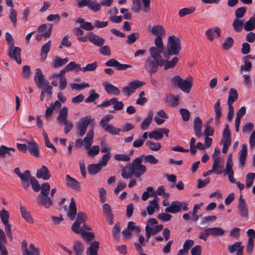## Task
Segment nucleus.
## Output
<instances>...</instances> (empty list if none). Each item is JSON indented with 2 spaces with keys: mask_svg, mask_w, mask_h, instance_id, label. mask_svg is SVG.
Listing matches in <instances>:
<instances>
[{
  "mask_svg": "<svg viewBox=\"0 0 255 255\" xmlns=\"http://www.w3.org/2000/svg\"><path fill=\"white\" fill-rule=\"evenodd\" d=\"M91 122L90 129L87 133L83 140L79 138L76 140L75 143H91L93 142L94 125L95 124V120L94 119H92L91 116H86L82 118L77 124V128L79 135L82 136L85 134L87 128Z\"/></svg>",
  "mask_w": 255,
  "mask_h": 255,
  "instance_id": "nucleus-1",
  "label": "nucleus"
},
{
  "mask_svg": "<svg viewBox=\"0 0 255 255\" xmlns=\"http://www.w3.org/2000/svg\"><path fill=\"white\" fill-rule=\"evenodd\" d=\"M167 55L165 58H169V56L178 55L181 49V41L179 38L174 35L168 37L167 43Z\"/></svg>",
  "mask_w": 255,
  "mask_h": 255,
  "instance_id": "nucleus-2",
  "label": "nucleus"
},
{
  "mask_svg": "<svg viewBox=\"0 0 255 255\" xmlns=\"http://www.w3.org/2000/svg\"><path fill=\"white\" fill-rule=\"evenodd\" d=\"M88 218L83 212H79L76 217L75 222L73 224L71 229L76 234H80L85 230H91V228L85 223Z\"/></svg>",
  "mask_w": 255,
  "mask_h": 255,
  "instance_id": "nucleus-3",
  "label": "nucleus"
},
{
  "mask_svg": "<svg viewBox=\"0 0 255 255\" xmlns=\"http://www.w3.org/2000/svg\"><path fill=\"white\" fill-rule=\"evenodd\" d=\"M172 84L186 93H189L191 89L193 84L192 78L188 77L186 79H182L179 76H174L172 79Z\"/></svg>",
  "mask_w": 255,
  "mask_h": 255,
  "instance_id": "nucleus-4",
  "label": "nucleus"
},
{
  "mask_svg": "<svg viewBox=\"0 0 255 255\" xmlns=\"http://www.w3.org/2000/svg\"><path fill=\"white\" fill-rule=\"evenodd\" d=\"M57 121L60 125H64V132L67 134L70 131L73 127L72 123L68 119V108L63 107L61 108L57 118Z\"/></svg>",
  "mask_w": 255,
  "mask_h": 255,
  "instance_id": "nucleus-5",
  "label": "nucleus"
},
{
  "mask_svg": "<svg viewBox=\"0 0 255 255\" xmlns=\"http://www.w3.org/2000/svg\"><path fill=\"white\" fill-rule=\"evenodd\" d=\"M113 118L112 115H107L101 119L100 125L102 128L107 132L112 135H119L122 129L115 127L112 124H109V122Z\"/></svg>",
  "mask_w": 255,
  "mask_h": 255,
  "instance_id": "nucleus-6",
  "label": "nucleus"
},
{
  "mask_svg": "<svg viewBox=\"0 0 255 255\" xmlns=\"http://www.w3.org/2000/svg\"><path fill=\"white\" fill-rule=\"evenodd\" d=\"M142 156H139L135 159L132 164L129 165L132 175L136 177H139L146 171L145 165H141Z\"/></svg>",
  "mask_w": 255,
  "mask_h": 255,
  "instance_id": "nucleus-7",
  "label": "nucleus"
},
{
  "mask_svg": "<svg viewBox=\"0 0 255 255\" xmlns=\"http://www.w3.org/2000/svg\"><path fill=\"white\" fill-rule=\"evenodd\" d=\"M150 0H133L131 9L135 12L138 13L141 9L147 12L150 9Z\"/></svg>",
  "mask_w": 255,
  "mask_h": 255,
  "instance_id": "nucleus-8",
  "label": "nucleus"
},
{
  "mask_svg": "<svg viewBox=\"0 0 255 255\" xmlns=\"http://www.w3.org/2000/svg\"><path fill=\"white\" fill-rule=\"evenodd\" d=\"M163 64V59L157 60L148 58L146 60L145 66L150 74H152L157 71L158 66L161 67Z\"/></svg>",
  "mask_w": 255,
  "mask_h": 255,
  "instance_id": "nucleus-9",
  "label": "nucleus"
},
{
  "mask_svg": "<svg viewBox=\"0 0 255 255\" xmlns=\"http://www.w3.org/2000/svg\"><path fill=\"white\" fill-rule=\"evenodd\" d=\"M145 83L141 81L136 80L129 82L128 86L125 87L123 89V93L128 96H129L134 93L135 90L142 87Z\"/></svg>",
  "mask_w": 255,
  "mask_h": 255,
  "instance_id": "nucleus-10",
  "label": "nucleus"
},
{
  "mask_svg": "<svg viewBox=\"0 0 255 255\" xmlns=\"http://www.w3.org/2000/svg\"><path fill=\"white\" fill-rule=\"evenodd\" d=\"M13 171L21 179V182L24 189L27 190L29 187L28 181L30 177V172L26 170L22 173L18 167L15 168Z\"/></svg>",
  "mask_w": 255,
  "mask_h": 255,
  "instance_id": "nucleus-11",
  "label": "nucleus"
},
{
  "mask_svg": "<svg viewBox=\"0 0 255 255\" xmlns=\"http://www.w3.org/2000/svg\"><path fill=\"white\" fill-rule=\"evenodd\" d=\"M34 80L37 87L39 88H43V87L49 84L47 80L44 79V76L39 68H37L35 70Z\"/></svg>",
  "mask_w": 255,
  "mask_h": 255,
  "instance_id": "nucleus-12",
  "label": "nucleus"
},
{
  "mask_svg": "<svg viewBox=\"0 0 255 255\" xmlns=\"http://www.w3.org/2000/svg\"><path fill=\"white\" fill-rule=\"evenodd\" d=\"M105 65L108 67H114L118 71L125 70L128 68H131L132 66L129 64L120 63L115 59L112 58L108 60L105 63Z\"/></svg>",
  "mask_w": 255,
  "mask_h": 255,
  "instance_id": "nucleus-13",
  "label": "nucleus"
},
{
  "mask_svg": "<svg viewBox=\"0 0 255 255\" xmlns=\"http://www.w3.org/2000/svg\"><path fill=\"white\" fill-rule=\"evenodd\" d=\"M20 53L21 49L18 47L12 46H10L8 49V55L11 58L15 60L19 64L21 63Z\"/></svg>",
  "mask_w": 255,
  "mask_h": 255,
  "instance_id": "nucleus-14",
  "label": "nucleus"
},
{
  "mask_svg": "<svg viewBox=\"0 0 255 255\" xmlns=\"http://www.w3.org/2000/svg\"><path fill=\"white\" fill-rule=\"evenodd\" d=\"M237 208L239 211V214L241 217H244L245 218H248V209L246 204L245 200L243 198L242 194L240 195L239 203Z\"/></svg>",
  "mask_w": 255,
  "mask_h": 255,
  "instance_id": "nucleus-15",
  "label": "nucleus"
},
{
  "mask_svg": "<svg viewBox=\"0 0 255 255\" xmlns=\"http://www.w3.org/2000/svg\"><path fill=\"white\" fill-rule=\"evenodd\" d=\"M169 130L166 128H160L158 130H153L149 132L148 137L150 139L156 140L160 139L163 138V134L168 136Z\"/></svg>",
  "mask_w": 255,
  "mask_h": 255,
  "instance_id": "nucleus-16",
  "label": "nucleus"
},
{
  "mask_svg": "<svg viewBox=\"0 0 255 255\" xmlns=\"http://www.w3.org/2000/svg\"><path fill=\"white\" fill-rule=\"evenodd\" d=\"M37 203L38 205L43 206L46 208H49L53 205V201L48 195L38 196Z\"/></svg>",
  "mask_w": 255,
  "mask_h": 255,
  "instance_id": "nucleus-17",
  "label": "nucleus"
},
{
  "mask_svg": "<svg viewBox=\"0 0 255 255\" xmlns=\"http://www.w3.org/2000/svg\"><path fill=\"white\" fill-rule=\"evenodd\" d=\"M221 29L218 27L213 28H209L205 32V35L208 39L211 41H213L216 37L221 36Z\"/></svg>",
  "mask_w": 255,
  "mask_h": 255,
  "instance_id": "nucleus-18",
  "label": "nucleus"
},
{
  "mask_svg": "<svg viewBox=\"0 0 255 255\" xmlns=\"http://www.w3.org/2000/svg\"><path fill=\"white\" fill-rule=\"evenodd\" d=\"M88 38L90 42L99 47L103 46L105 42L103 38L100 37L99 35L93 32H90L89 34Z\"/></svg>",
  "mask_w": 255,
  "mask_h": 255,
  "instance_id": "nucleus-19",
  "label": "nucleus"
},
{
  "mask_svg": "<svg viewBox=\"0 0 255 255\" xmlns=\"http://www.w3.org/2000/svg\"><path fill=\"white\" fill-rule=\"evenodd\" d=\"M181 207L182 205L181 202L178 201H172L171 203L170 206L165 208V211L166 213L175 214L180 212Z\"/></svg>",
  "mask_w": 255,
  "mask_h": 255,
  "instance_id": "nucleus-20",
  "label": "nucleus"
},
{
  "mask_svg": "<svg viewBox=\"0 0 255 255\" xmlns=\"http://www.w3.org/2000/svg\"><path fill=\"white\" fill-rule=\"evenodd\" d=\"M53 27V24H43L39 26L38 31L43 33V37L48 38L49 37L51 34V31Z\"/></svg>",
  "mask_w": 255,
  "mask_h": 255,
  "instance_id": "nucleus-21",
  "label": "nucleus"
},
{
  "mask_svg": "<svg viewBox=\"0 0 255 255\" xmlns=\"http://www.w3.org/2000/svg\"><path fill=\"white\" fill-rule=\"evenodd\" d=\"M159 198L157 196H155L152 200L150 201L149 206L146 208V210L148 215H153L155 212V209L159 210Z\"/></svg>",
  "mask_w": 255,
  "mask_h": 255,
  "instance_id": "nucleus-22",
  "label": "nucleus"
},
{
  "mask_svg": "<svg viewBox=\"0 0 255 255\" xmlns=\"http://www.w3.org/2000/svg\"><path fill=\"white\" fill-rule=\"evenodd\" d=\"M36 177L38 178L47 180L50 178L51 174L48 168L45 166L42 165L40 169L37 170Z\"/></svg>",
  "mask_w": 255,
  "mask_h": 255,
  "instance_id": "nucleus-23",
  "label": "nucleus"
},
{
  "mask_svg": "<svg viewBox=\"0 0 255 255\" xmlns=\"http://www.w3.org/2000/svg\"><path fill=\"white\" fill-rule=\"evenodd\" d=\"M66 185L73 189L79 190L80 189V184L79 182L75 179L71 177L69 175L66 176Z\"/></svg>",
  "mask_w": 255,
  "mask_h": 255,
  "instance_id": "nucleus-24",
  "label": "nucleus"
},
{
  "mask_svg": "<svg viewBox=\"0 0 255 255\" xmlns=\"http://www.w3.org/2000/svg\"><path fill=\"white\" fill-rule=\"evenodd\" d=\"M214 162L212 167L214 172L217 174H221L223 172V166L220 165L221 161L219 157H216L215 155L213 156Z\"/></svg>",
  "mask_w": 255,
  "mask_h": 255,
  "instance_id": "nucleus-25",
  "label": "nucleus"
},
{
  "mask_svg": "<svg viewBox=\"0 0 255 255\" xmlns=\"http://www.w3.org/2000/svg\"><path fill=\"white\" fill-rule=\"evenodd\" d=\"M103 86L106 92L109 94L119 95L120 94L119 89L110 83L105 82L103 84Z\"/></svg>",
  "mask_w": 255,
  "mask_h": 255,
  "instance_id": "nucleus-26",
  "label": "nucleus"
},
{
  "mask_svg": "<svg viewBox=\"0 0 255 255\" xmlns=\"http://www.w3.org/2000/svg\"><path fill=\"white\" fill-rule=\"evenodd\" d=\"M148 29L153 35L157 36H164L165 35V30L163 27L160 25H156L149 27Z\"/></svg>",
  "mask_w": 255,
  "mask_h": 255,
  "instance_id": "nucleus-27",
  "label": "nucleus"
},
{
  "mask_svg": "<svg viewBox=\"0 0 255 255\" xmlns=\"http://www.w3.org/2000/svg\"><path fill=\"white\" fill-rule=\"evenodd\" d=\"M153 116V112L152 110H149L146 118L141 123L140 128L142 130H145L148 128L152 122Z\"/></svg>",
  "mask_w": 255,
  "mask_h": 255,
  "instance_id": "nucleus-28",
  "label": "nucleus"
},
{
  "mask_svg": "<svg viewBox=\"0 0 255 255\" xmlns=\"http://www.w3.org/2000/svg\"><path fill=\"white\" fill-rule=\"evenodd\" d=\"M20 211L22 218L29 223H33V219L31 216L30 212L21 204L20 205Z\"/></svg>",
  "mask_w": 255,
  "mask_h": 255,
  "instance_id": "nucleus-29",
  "label": "nucleus"
},
{
  "mask_svg": "<svg viewBox=\"0 0 255 255\" xmlns=\"http://www.w3.org/2000/svg\"><path fill=\"white\" fill-rule=\"evenodd\" d=\"M77 214L76 203L73 198L71 199V203L69 207V211L67 213V216L71 220H73Z\"/></svg>",
  "mask_w": 255,
  "mask_h": 255,
  "instance_id": "nucleus-30",
  "label": "nucleus"
},
{
  "mask_svg": "<svg viewBox=\"0 0 255 255\" xmlns=\"http://www.w3.org/2000/svg\"><path fill=\"white\" fill-rule=\"evenodd\" d=\"M202 128V122L199 117H196L194 121V130L198 137L202 135L201 130Z\"/></svg>",
  "mask_w": 255,
  "mask_h": 255,
  "instance_id": "nucleus-31",
  "label": "nucleus"
},
{
  "mask_svg": "<svg viewBox=\"0 0 255 255\" xmlns=\"http://www.w3.org/2000/svg\"><path fill=\"white\" fill-rule=\"evenodd\" d=\"M15 149L12 147H8L4 145L0 146V157L5 158L11 154V152L13 153Z\"/></svg>",
  "mask_w": 255,
  "mask_h": 255,
  "instance_id": "nucleus-32",
  "label": "nucleus"
},
{
  "mask_svg": "<svg viewBox=\"0 0 255 255\" xmlns=\"http://www.w3.org/2000/svg\"><path fill=\"white\" fill-rule=\"evenodd\" d=\"M85 149L89 156H94L98 154L100 151V147L98 145L91 146L92 144H85Z\"/></svg>",
  "mask_w": 255,
  "mask_h": 255,
  "instance_id": "nucleus-33",
  "label": "nucleus"
},
{
  "mask_svg": "<svg viewBox=\"0 0 255 255\" xmlns=\"http://www.w3.org/2000/svg\"><path fill=\"white\" fill-rule=\"evenodd\" d=\"M162 50L157 48L154 46L150 47L149 51L150 53V57L151 59H162L160 53L162 52Z\"/></svg>",
  "mask_w": 255,
  "mask_h": 255,
  "instance_id": "nucleus-34",
  "label": "nucleus"
},
{
  "mask_svg": "<svg viewBox=\"0 0 255 255\" xmlns=\"http://www.w3.org/2000/svg\"><path fill=\"white\" fill-rule=\"evenodd\" d=\"M69 61L68 58H61L59 56H55L53 61L52 66L53 68H58L65 65Z\"/></svg>",
  "mask_w": 255,
  "mask_h": 255,
  "instance_id": "nucleus-35",
  "label": "nucleus"
},
{
  "mask_svg": "<svg viewBox=\"0 0 255 255\" xmlns=\"http://www.w3.org/2000/svg\"><path fill=\"white\" fill-rule=\"evenodd\" d=\"M76 22L80 24L81 27L85 30L90 31L94 29V26L92 23L85 21L84 18H79Z\"/></svg>",
  "mask_w": 255,
  "mask_h": 255,
  "instance_id": "nucleus-36",
  "label": "nucleus"
},
{
  "mask_svg": "<svg viewBox=\"0 0 255 255\" xmlns=\"http://www.w3.org/2000/svg\"><path fill=\"white\" fill-rule=\"evenodd\" d=\"M99 248V243L95 241L90 244L87 249V255H98V251Z\"/></svg>",
  "mask_w": 255,
  "mask_h": 255,
  "instance_id": "nucleus-37",
  "label": "nucleus"
},
{
  "mask_svg": "<svg viewBox=\"0 0 255 255\" xmlns=\"http://www.w3.org/2000/svg\"><path fill=\"white\" fill-rule=\"evenodd\" d=\"M221 141L222 143H231V133L228 125L226 126L223 131Z\"/></svg>",
  "mask_w": 255,
  "mask_h": 255,
  "instance_id": "nucleus-38",
  "label": "nucleus"
},
{
  "mask_svg": "<svg viewBox=\"0 0 255 255\" xmlns=\"http://www.w3.org/2000/svg\"><path fill=\"white\" fill-rule=\"evenodd\" d=\"M238 94L237 91L234 88H231L229 91V95L228 99L227 104L232 105L233 103L237 100Z\"/></svg>",
  "mask_w": 255,
  "mask_h": 255,
  "instance_id": "nucleus-39",
  "label": "nucleus"
},
{
  "mask_svg": "<svg viewBox=\"0 0 255 255\" xmlns=\"http://www.w3.org/2000/svg\"><path fill=\"white\" fill-rule=\"evenodd\" d=\"M214 109L215 113V122L217 123L219 122L220 119L222 116V108L220 106V100L219 99L218 101L215 103Z\"/></svg>",
  "mask_w": 255,
  "mask_h": 255,
  "instance_id": "nucleus-40",
  "label": "nucleus"
},
{
  "mask_svg": "<svg viewBox=\"0 0 255 255\" xmlns=\"http://www.w3.org/2000/svg\"><path fill=\"white\" fill-rule=\"evenodd\" d=\"M34 246L33 244H30L29 246V250L27 249V244L25 240L22 242L21 248L23 255H33L34 249L30 248V246Z\"/></svg>",
  "mask_w": 255,
  "mask_h": 255,
  "instance_id": "nucleus-41",
  "label": "nucleus"
},
{
  "mask_svg": "<svg viewBox=\"0 0 255 255\" xmlns=\"http://www.w3.org/2000/svg\"><path fill=\"white\" fill-rule=\"evenodd\" d=\"M73 249L76 255H82L84 251L83 244L78 241L74 243Z\"/></svg>",
  "mask_w": 255,
  "mask_h": 255,
  "instance_id": "nucleus-42",
  "label": "nucleus"
},
{
  "mask_svg": "<svg viewBox=\"0 0 255 255\" xmlns=\"http://www.w3.org/2000/svg\"><path fill=\"white\" fill-rule=\"evenodd\" d=\"M51 41L49 40L46 43L44 44L41 48L40 56L41 59L43 60L46 59L47 53L49 52L51 47Z\"/></svg>",
  "mask_w": 255,
  "mask_h": 255,
  "instance_id": "nucleus-43",
  "label": "nucleus"
},
{
  "mask_svg": "<svg viewBox=\"0 0 255 255\" xmlns=\"http://www.w3.org/2000/svg\"><path fill=\"white\" fill-rule=\"evenodd\" d=\"M102 168V167L98 163L91 164L87 167L89 173L92 175L97 174Z\"/></svg>",
  "mask_w": 255,
  "mask_h": 255,
  "instance_id": "nucleus-44",
  "label": "nucleus"
},
{
  "mask_svg": "<svg viewBox=\"0 0 255 255\" xmlns=\"http://www.w3.org/2000/svg\"><path fill=\"white\" fill-rule=\"evenodd\" d=\"M28 182L29 186H30V184H31L32 188L34 191L38 192L40 190V186L38 181L34 177H32L30 175V177L28 179Z\"/></svg>",
  "mask_w": 255,
  "mask_h": 255,
  "instance_id": "nucleus-45",
  "label": "nucleus"
},
{
  "mask_svg": "<svg viewBox=\"0 0 255 255\" xmlns=\"http://www.w3.org/2000/svg\"><path fill=\"white\" fill-rule=\"evenodd\" d=\"M247 156V146L246 144H243L240 155V163L242 166L245 165Z\"/></svg>",
  "mask_w": 255,
  "mask_h": 255,
  "instance_id": "nucleus-46",
  "label": "nucleus"
},
{
  "mask_svg": "<svg viewBox=\"0 0 255 255\" xmlns=\"http://www.w3.org/2000/svg\"><path fill=\"white\" fill-rule=\"evenodd\" d=\"M66 70L67 72L75 70V72H78L81 70V65L79 64H77L75 62L73 61L70 62L66 66Z\"/></svg>",
  "mask_w": 255,
  "mask_h": 255,
  "instance_id": "nucleus-47",
  "label": "nucleus"
},
{
  "mask_svg": "<svg viewBox=\"0 0 255 255\" xmlns=\"http://www.w3.org/2000/svg\"><path fill=\"white\" fill-rule=\"evenodd\" d=\"M210 235L213 236H223L225 234L224 230L219 227L208 228Z\"/></svg>",
  "mask_w": 255,
  "mask_h": 255,
  "instance_id": "nucleus-48",
  "label": "nucleus"
},
{
  "mask_svg": "<svg viewBox=\"0 0 255 255\" xmlns=\"http://www.w3.org/2000/svg\"><path fill=\"white\" fill-rule=\"evenodd\" d=\"M151 195L152 196H155L156 195L163 196L166 198H168L170 196V194L169 193L165 192V189L162 185L159 186L155 192L151 193Z\"/></svg>",
  "mask_w": 255,
  "mask_h": 255,
  "instance_id": "nucleus-49",
  "label": "nucleus"
},
{
  "mask_svg": "<svg viewBox=\"0 0 255 255\" xmlns=\"http://www.w3.org/2000/svg\"><path fill=\"white\" fill-rule=\"evenodd\" d=\"M255 28V17H251L244 24V29L246 31H251Z\"/></svg>",
  "mask_w": 255,
  "mask_h": 255,
  "instance_id": "nucleus-50",
  "label": "nucleus"
},
{
  "mask_svg": "<svg viewBox=\"0 0 255 255\" xmlns=\"http://www.w3.org/2000/svg\"><path fill=\"white\" fill-rule=\"evenodd\" d=\"M178 60V59L176 57H174L170 61L164 60V69L167 70L174 67L177 64Z\"/></svg>",
  "mask_w": 255,
  "mask_h": 255,
  "instance_id": "nucleus-51",
  "label": "nucleus"
},
{
  "mask_svg": "<svg viewBox=\"0 0 255 255\" xmlns=\"http://www.w3.org/2000/svg\"><path fill=\"white\" fill-rule=\"evenodd\" d=\"M232 25L235 31L240 32L243 28L244 23L242 20L236 18L234 20Z\"/></svg>",
  "mask_w": 255,
  "mask_h": 255,
  "instance_id": "nucleus-52",
  "label": "nucleus"
},
{
  "mask_svg": "<svg viewBox=\"0 0 255 255\" xmlns=\"http://www.w3.org/2000/svg\"><path fill=\"white\" fill-rule=\"evenodd\" d=\"M195 10V8L190 7L189 8H183L179 10L178 15L180 17H183L184 16L192 13Z\"/></svg>",
  "mask_w": 255,
  "mask_h": 255,
  "instance_id": "nucleus-53",
  "label": "nucleus"
},
{
  "mask_svg": "<svg viewBox=\"0 0 255 255\" xmlns=\"http://www.w3.org/2000/svg\"><path fill=\"white\" fill-rule=\"evenodd\" d=\"M28 150L33 156L36 157L39 156V149L37 144H28Z\"/></svg>",
  "mask_w": 255,
  "mask_h": 255,
  "instance_id": "nucleus-54",
  "label": "nucleus"
},
{
  "mask_svg": "<svg viewBox=\"0 0 255 255\" xmlns=\"http://www.w3.org/2000/svg\"><path fill=\"white\" fill-rule=\"evenodd\" d=\"M101 7V4L96 0H91L88 7L93 11L97 12L100 10Z\"/></svg>",
  "mask_w": 255,
  "mask_h": 255,
  "instance_id": "nucleus-55",
  "label": "nucleus"
},
{
  "mask_svg": "<svg viewBox=\"0 0 255 255\" xmlns=\"http://www.w3.org/2000/svg\"><path fill=\"white\" fill-rule=\"evenodd\" d=\"M98 64L96 62L88 64L85 67L81 68V70L83 72H91L94 71L97 68Z\"/></svg>",
  "mask_w": 255,
  "mask_h": 255,
  "instance_id": "nucleus-56",
  "label": "nucleus"
},
{
  "mask_svg": "<svg viewBox=\"0 0 255 255\" xmlns=\"http://www.w3.org/2000/svg\"><path fill=\"white\" fill-rule=\"evenodd\" d=\"M41 191L38 196L48 195L50 192V185L48 183H44L40 186Z\"/></svg>",
  "mask_w": 255,
  "mask_h": 255,
  "instance_id": "nucleus-57",
  "label": "nucleus"
},
{
  "mask_svg": "<svg viewBox=\"0 0 255 255\" xmlns=\"http://www.w3.org/2000/svg\"><path fill=\"white\" fill-rule=\"evenodd\" d=\"M139 35L138 32L132 33L127 36L128 40L127 43L128 44L133 43L139 38Z\"/></svg>",
  "mask_w": 255,
  "mask_h": 255,
  "instance_id": "nucleus-58",
  "label": "nucleus"
},
{
  "mask_svg": "<svg viewBox=\"0 0 255 255\" xmlns=\"http://www.w3.org/2000/svg\"><path fill=\"white\" fill-rule=\"evenodd\" d=\"M91 93L89 97L85 100L86 103L94 102L96 100L98 99L100 97L99 94L95 93V91L94 90H91Z\"/></svg>",
  "mask_w": 255,
  "mask_h": 255,
  "instance_id": "nucleus-59",
  "label": "nucleus"
},
{
  "mask_svg": "<svg viewBox=\"0 0 255 255\" xmlns=\"http://www.w3.org/2000/svg\"><path fill=\"white\" fill-rule=\"evenodd\" d=\"M234 43V39L231 37H227L222 44V47L225 50L230 49Z\"/></svg>",
  "mask_w": 255,
  "mask_h": 255,
  "instance_id": "nucleus-60",
  "label": "nucleus"
},
{
  "mask_svg": "<svg viewBox=\"0 0 255 255\" xmlns=\"http://www.w3.org/2000/svg\"><path fill=\"white\" fill-rule=\"evenodd\" d=\"M0 217L3 224H6L8 222L9 213L5 209H3L0 212Z\"/></svg>",
  "mask_w": 255,
  "mask_h": 255,
  "instance_id": "nucleus-61",
  "label": "nucleus"
},
{
  "mask_svg": "<svg viewBox=\"0 0 255 255\" xmlns=\"http://www.w3.org/2000/svg\"><path fill=\"white\" fill-rule=\"evenodd\" d=\"M254 173H249L246 175V187L247 188L251 187L253 183L254 179Z\"/></svg>",
  "mask_w": 255,
  "mask_h": 255,
  "instance_id": "nucleus-62",
  "label": "nucleus"
},
{
  "mask_svg": "<svg viewBox=\"0 0 255 255\" xmlns=\"http://www.w3.org/2000/svg\"><path fill=\"white\" fill-rule=\"evenodd\" d=\"M111 157V154L110 152L107 153L103 156L101 159L99 161L98 164L103 168L106 166L108 161L109 160Z\"/></svg>",
  "mask_w": 255,
  "mask_h": 255,
  "instance_id": "nucleus-63",
  "label": "nucleus"
},
{
  "mask_svg": "<svg viewBox=\"0 0 255 255\" xmlns=\"http://www.w3.org/2000/svg\"><path fill=\"white\" fill-rule=\"evenodd\" d=\"M247 11V8L246 7H241L237 8L235 10V14L236 18L239 19L242 18Z\"/></svg>",
  "mask_w": 255,
  "mask_h": 255,
  "instance_id": "nucleus-64",
  "label": "nucleus"
}]
</instances>
